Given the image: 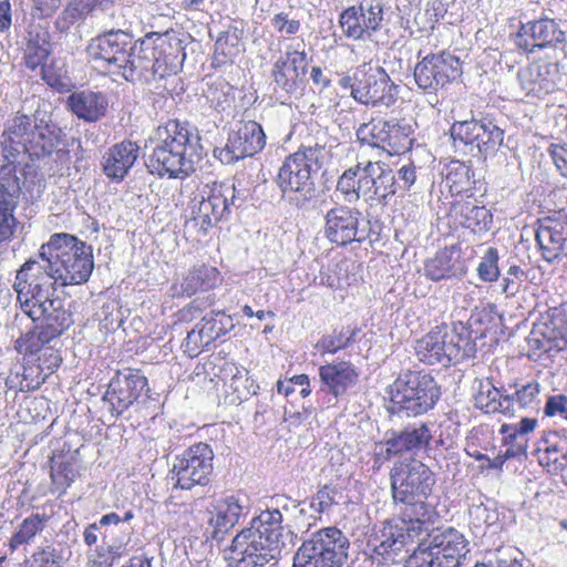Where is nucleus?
Segmentation results:
<instances>
[{"instance_id": "1", "label": "nucleus", "mask_w": 567, "mask_h": 567, "mask_svg": "<svg viewBox=\"0 0 567 567\" xmlns=\"http://www.w3.org/2000/svg\"><path fill=\"white\" fill-rule=\"evenodd\" d=\"M125 56L114 74L131 83L148 84L176 74L185 53L179 39L151 32L136 40Z\"/></svg>"}, {"instance_id": "2", "label": "nucleus", "mask_w": 567, "mask_h": 567, "mask_svg": "<svg viewBox=\"0 0 567 567\" xmlns=\"http://www.w3.org/2000/svg\"><path fill=\"white\" fill-rule=\"evenodd\" d=\"M155 136L156 145L146 161L150 173L181 179L189 176L195 171V157L199 158L197 128L188 122L169 120L157 127Z\"/></svg>"}, {"instance_id": "3", "label": "nucleus", "mask_w": 567, "mask_h": 567, "mask_svg": "<svg viewBox=\"0 0 567 567\" xmlns=\"http://www.w3.org/2000/svg\"><path fill=\"white\" fill-rule=\"evenodd\" d=\"M65 134L52 123L38 118L37 115H17L3 133L2 153L4 161L13 162L19 166V157L28 155L30 159H41L53 152L59 157L68 152L59 148L63 144Z\"/></svg>"}, {"instance_id": "4", "label": "nucleus", "mask_w": 567, "mask_h": 567, "mask_svg": "<svg viewBox=\"0 0 567 567\" xmlns=\"http://www.w3.org/2000/svg\"><path fill=\"white\" fill-rule=\"evenodd\" d=\"M56 280L44 261L27 260L16 274L13 290L21 311L33 322L48 315H72L65 299L55 295Z\"/></svg>"}, {"instance_id": "5", "label": "nucleus", "mask_w": 567, "mask_h": 567, "mask_svg": "<svg viewBox=\"0 0 567 567\" xmlns=\"http://www.w3.org/2000/svg\"><path fill=\"white\" fill-rule=\"evenodd\" d=\"M282 514L267 509L233 538L230 550L238 556L236 567H264L281 554Z\"/></svg>"}, {"instance_id": "6", "label": "nucleus", "mask_w": 567, "mask_h": 567, "mask_svg": "<svg viewBox=\"0 0 567 567\" xmlns=\"http://www.w3.org/2000/svg\"><path fill=\"white\" fill-rule=\"evenodd\" d=\"M330 156L326 145L301 146L282 162L275 182L282 197L297 209H307L316 197L315 176Z\"/></svg>"}, {"instance_id": "7", "label": "nucleus", "mask_w": 567, "mask_h": 567, "mask_svg": "<svg viewBox=\"0 0 567 567\" xmlns=\"http://www.w3.org/2000/svg\"><path fill=\"white\" fill-rule=\"evenodd\" d=\"M39 259L61 286L86 282L94 268L92 247L66 233L52 235L41 246Z\"/></svg>"}, {"instance_id": "8", "label": "nucleus", "mask_w": 567, "mask_h": 567, "mask_svg": "<svg viewBox=\"0 0 567 567\" xmlns=\"http://www.w3.org/2000/svg\"><path fill=\"white\" fill-rule=\"evenodd\" d=\"M386 411L391 415L413 416L432 410L441 398V388L424 370H404L388 388Z\"/></svg>"}, {"instance_id": "9", "label": "nucleus", "mask_w": 567, "mask_h": 567, "mask_svg": "<svg viewBox=\"0 0 567 567\" xmlns=\"http://www.w3.org/2000/svg\"><path fill=\"white\" fill-rule=\"evenodd\" d=\"M337 190L350 204L362 196L365 202L386 205L396 193V179L393 171L382 162H358L339 177Z\"/></svg>"}, {"instance_id": "10", "label": "nucleus", "mask_w": 567, "mask_h": 567, "mask_svg": "<svg viewBox=\"0 0 567 567\" xmlns=\"http://www.w3.org/2000/svg\"><path fill=\"white\" fill-rule=\"evenodd\" d=\"M392 496L395 503L408 506L410 520L423 522L427 516L425 499L432 493L435 475L423 462L412 460L394 464L390 473Z\"/></svg>"}, {"instance_id": "11", "label": "nucleus", "mask_w": 567, "mask_h": 567, "mask_svg": "<svg viewBox=\"0 0 567 567\" xmlns=\"http://www.w3.org/2000/svg\"><path fill=\"white\" fill-rule=\"evenodd\" d=\"M350 540L338 527L321 528L305 539L293 556L292 567H343Z\"/></svg>"}, {"instance_id": "12", "label": "nucleus", "mask_w": 567, "mask_h": 567, "mask_svg": "<svg viewBox=\"0 0 567 567\" xmlns=\"http://www.w3.org/2000/svg\"><path fill=\"white\" fill-rule=\"evenodd\" d=\"M467 346H470L467 328L458 322L451 329L446 324L436 326L416 341L415 352L424 363L446 365L463 360L466 357Z\"/></svg>"}, {"instance_id": "13", "label": "nucleus", "mask_w": 567, "mask_h": 567, "mask_svg": "<svg viewBox=\"0 0 567 567\" xmlns=\"http://www.w3.org/2000/svg\"><path fill=\"white\" fill-rule=\"evenodd\" d=\"M450 134L455 148H468L471 154H481L485 158L493 155L504 141V130L488 117L455 121Z\"/></svg>"}, {"instance_id": "14", "label": "nucleus", "mask_w": 567, "mask_h": 567, "mask_svg": "<svg viewBox=\"0 0 567 567\" xmlns=\"http://www.w3.org/2000/svg\"><path fill=\"white\" fill-rule=\"evenodd\" d=\"M214 452L206 443H197L186 449L174 458L171 480L174 486L189 491L208 484L213 473Z\"/></svg>"}, {"instance_id": "15", "label": "nucleus", "mask_w": 567, "mask_h": 567, "mask_svg": "<svg viewBox=\"0 0 567 567\" xmlns=\"http://www.w3.org/2000/svg\"><path fill=\"white\" fill-rule=\"evenodd\" d=\"M433 440L432 425L417 421L402 430L388 431L384 440L378 443L379 454L389 461L395 456H417L430 450Z\"/></svg>"}, {"instance_id": "16", "label": "nucleus", "mask_w": 567, "mask_h": 567, "mask_svg": "<svg viewBox=\"0 0 567 567\" xmlns=\"http://www.w3.org/2000/svg\"><path fill=\"white\" fill-rule=\"evenodd\" d=\"M265 145L266 135L260 124L240 122L228 133L226 145L214 150V156L223 164H234L259 153Z\"/></svg>"}, {"instance_id": "17", "label": "nucleus", "mask_w": 567, "mask_h": 567, "mask_svg": "<svg viewBox=\"0 0 567 567\" xmlns=\"http://www.w3.org/2000/svg\"><path fill=\"white\" fill-rule=\"evenodd\" d=\"M461 74L460 59L445 51L424 56L414 69V80L417 86L427 91H436L458 79Z\"/></svg>"}, {"instance_id": "18", "label": "nucleus", "mask_w": 567, "mask_h": 567, "mask_svg": "<svg viewBox=\"0 0 567 567\" xmlns=\"http://www.w3.org/2000/svg\"><path fill=\"white\" fill-rule=\"evenodd\" d=\"M361 216L360 210L344 205L329 209L324 216V236L338 246L362 243L369 235V228L361 225Z\"/></svg>"}, {"instance_id": "19", "label": "nucleus", "mask_w": 567, "mask_h": 567, "mask_svg": "<svg viewBox=\"0 0 567 567\" xmlns=\"http://www.w3.org/2000/svg\"><path fill=\"white\" fill-rule=\"evenodd\" d=\"M517 81L526 96L542 97L563 83L561 66L557 62L537 60L519 69Z\"/></svg>"}, {"instance_id": "20", "label": "nucleus", "mask_w": 567, "mask_h": 567, "mask_svg": "<svg viewBox=\"0 0 567 567\" xmlns=\"http://www.w3.org/2000/svg\"><path fill=\"white\" fill-rule=\"evenodd\" d=\"M134 42L131 33L112 29L93 38L87 45V53L92 60L103 62L107 71L114 74L128 50L134 48Z\"/></svg>"}, {"instance_id": "21", "label": "nucleus", "mask_w": 567, "mask_h": 567, "mask_svg": "<svg viewBox=\"0 0 567 567\" xmlns=\"http://www.w3.org/2000/svg\"><path fill=\"white\" fill-rule=\"evenodd\" d=\"M354 100L372 106H391L396 101L398 86L382 68H365L354 90Z\"/></svg>"}, {"instance_id": "22", "label": "nucleus", "mask_w": 567, "mask_h": 567, "mask_svg": "<svg viewBox=\"0 0 567 567\" xmlns=\"http://www.w3.org/2000/svg\"><path fill=\"white\" fill-rule=\"evenodd\" d=\"M146 386L145 375L138 370L125 369L117 371L112 378L103 399L110 403L111 411L118 416L140 398Z\"/></svg>"}, {"instance_id": "23", "label": "nucleus", "mask_w": 567, "mask_h": 567, "mask_svg": "<svg viewBox=\"0 0 567 567\" xmlns=\"http://www.w3.org/2000/svg\"><path fill=\"white\" fill-rule=\"evenodd\" d=\"M526 341L533 350L537 351L565 349L567 347V303L554 309L549 321L534 323Z\"/></svg>"}, {"instance_id": "24", "label": "nucleus", "mask_w": 567, "mask_h": 567, "mask_svg": "<svg viewBox=\"0 0 567 567\" xmlns=\"http://www.w3.org/2000/svg\"><path fill=\"white\" fill-rule=\"evenodd\" d=\"M35 329L21 336L16 342L19 352L34 354L42 351L45 344L62 336L73 324L72 315H48L39 318Z\"/></svg>"}, {"instance_id": "25", "label": "nucleus", "mask_w": 567, "mask_h": 567, "mask_svg": "<svg viewBox=\"0 0 567 567\" xmlns=\"http://www.w3.org/2000/svg\"><path fill=\"white\" fill-rule=\"evenodd\" d=\"M565 41V32L554 19H539L523 24L516 35V45L528 53L553 48Z\"/></svg>"}, {"instance_id": "26", "label": "nucleus", "mask_w": 567, "mask_h": 567, "mask_svg": "<svg viewBox=\"0 0 567 567\" xmlns=\"http://www.w3.org/2000/svg\"><path fill=\"white\" fill-rule=\"evenodd\" d=\"M536 241L548 264L560 259L567 248V216L545 218L536 233Z\"/></svg>"}, {"instance_id": "27", "label": "nucleus", "mask_w": 567, "mask_h": 567, "mask_svg": "<svg viewBox=\"0 0 567 567\" xmlns=\"http://www.w3.org/2000/svg\"><path fill=\"white\" fill-rule=\"evenodd\" d=\"M447 567H458L470 553V543L453 527L430 535L423 540Z\"/></svg>"}, {"instance_id": "28", "label": "nucleus", "mask_w": 567, "mask_h": 567, "mask_svg": "<svg viewBox=\"0 0 567 567\" xmlns=\"http://www.w3.org/2000/svg\"><path fill=\"white\" fill-rule=\"evenodd\" d=\"M243 506L235 496L217 501L209 511L205 535L207 539L220 543L228 532L238 523Z\"/></svg>"}, {"instance_id": "29", "label": "nucleus", "mask_w": 567, "mask_h": 567, "mask_svg": "<svg viewBox=\"0 0 567 567\" xmlns=\"http://www.w3.org/2000/svg\"><path fill=\"white\" fill-rule=\"evenodd\" d=\"M233 328L230 316H227L224 311H212L202 319L198 331L193 329L187 333L185 347L187 351L197 354L200 348L208 347Z\"/></svg>"}, {"instance_id": "30", "label": "nucleus", "mask_w": 567, "mask_h": 567, "mask_svg": "<svg viewBox=\"0 0 567 567\" xmlns=\"http://www.w3.org/2000/svg\"><path fill=\"white\" fill-rule=\"evenodd\" d=\"M140 152L141 147L133 141H122L114 144L103 155L102 168L104 174L113 182H122L136 163Z\"/></svg>"}, {"instance_id": "31", "label": "nucleus", "mask_w": 567, "mask_h": 567, "mask_svg": "<svg viewBox=\"0 0 567 567\" xmlns=\"http://www.w3.org/2000/svg\"><path fill=\"white\" fill-rule=\"evenodd\" d=\"M319 377L322 382L320 391L330 393L333 399H338L357 384L359 374L352 363L340 361L321 365Z\"/></svg>"}, {"instance_id": "32", "label": "nucleus", "mask_w": 567, "mask_h": 567, "mask_svg": "<svg viewBox=\"0 0 567 567\" xmlns=\"http://www.w3.org/2000/svg\"><path fill=\"white\" fill-rule=\"evenodd\" d=\"M23 188L29 192L24 168L18 175V165L6 161L0 168V210L14 212Z\"/></svg>"}, {"instance_id": "33", "label": "nucleus", "mask_w": 567, "mask_h": 567, "mask_svg": "<svg viewBox=\"0 0 567 567\" xmlns=\"http://www.w3.org/2000/svg\"><path fill=\"white\" fill-rule=\"evenodd\" d=\"M193 214L196 225L203 233H206L229 214V202L215 186L206 197L202 196L198 204L194 205Z\"/></svg>"}, {"instance_id": "34", "label": "nucleus", "mask_w": 567, "mask_h": 567, "mask_svg": "<svg viewBox=\"0 0 567 567\" xmlns=\"http://www.w3.org/2000/svg\"><path fill=\"white\" fill-rule=\"evenodd\" d=\"M424 275L432 281L461 278L465 275V266L454 247L444 248L425 261Z\"/></svg>"}, {"instance_id": "35", "label": "nucleus", "mask_w": 567, "mask_h": 567, "mask_svg": "<svg viewBox=\"0 0 567 567\" xmlns=\"http://www.w3.org/2000/svg\"><path fill=\"white\" fill-rule=\"evenodd\" d=\"M219 280L216 268L199 266L193 268L181 282L171 287L173 297H192L199 290L206 291L214 288Z\"/></svg>"}, {"instance_id": "36", "label": "nucleus", "mask_w": 567, "mask_h": 567, "mask_svg": "<svg viewBox=\"0 0 567 567\" xmlns=\"http://www.w3.org/2000/svg\"><path fill=\"white\" fill-rule=\"evenodd\" d=\"M451 214L463 227L474 234L486 233L491 229L493 216L484 206H477L472 202H457L452 206Z\"/></svg>"}, {"instance_id": "37", "label": "nucleus", "mask_w": 567, "mask_h": 567, "mask_svg": "<svg viewBox=\"0 0 567 567\" xmlns=\"http://www.w3.org/2000/svg\"><path fill=\"white\" fill-rule=\"evenodd\" d=\"M69 106L79 118L95 122L105 115L107 100L100 92L82 91L69 96Z\"/></svg>"}, {"instance_id": "38", "label": "nucleus", "mask_w": 567, "mask_h": 567, "mask_svg": "<svg viewBox=\"0 0 567 567\" xmlns=\"http://www.w3.org/2000/svg\"><path fill=\"white\" fill-rule=\"evenodd\" d=\"M51 53V43L49 32L41 25H30L27 32V43L24 49V64L28 69L34 71L44 64Z\"/></svg>"}, {"instance_id": "39", "label": "nucleus", "mask_w": 567, "mask_h": 567, "mask_svg": "<svg viewBox=\"0 0 567 567\" xmlns=\"http://www.w3.org/2000/svg\"><path fill=\"white\" fill-rule=\"evenodd\" d=\"M406 544V535L403 529L388 525L380 529L369 540V546L384 560L394 561Z\"/></svg>"}, {"instance_id": "40", "label": "nucleus", "mask_w": 567, "mask_h": 567, "mask_svg": "<svg viewBox=\"0 0 567 567\" xmlns=\"http://www.w3.org/2000/svg\"><path fill=\"white\" fill-rule=\"evenodd\" d=\"M385 136L382 150L390 155H401L411 150L413 144V127L404 120H385Z\"/></svg>"}, {"instance_id": "41", "label": "nucleus", "mask_w": 567, "mask_h": 567, "mask_svg": "<svg viewBox=\"0 0 567 567\" xmlns=\"http://www.w3.org/2000/svg\"><path fill=\"white\" fill-rule=\"evenodd\" d=\"M243 51L241 30L229 25L220 32L215 42V60L218 63L231 62Z\"/></svg>"}, {"instance_id": "42", "label": "nucleus", "mask_w": 567, "mask_h": 567, "mask_svg": "<svg viewBox=\"0 0 567 567\" xmlns=\"http://www.w3.org/2000/svg\"><path fill=\"white\" fill-rule=\"evenodd\" d=\"M362 10L359 6H352L341 12L339 23L348 38L362 40L365 35L369 37L368 29L364 27L365 22Z\"/></svg>"}, {"instance_id": "43", "label": "nucleus", "mask_w": 567, "mask_h": 567, "mask_svg": "<svg viewBox=\"0 0 567 567\" xmlns=\"http://www.w3.org/2000/svg\"><path fill=\"white\" fill-rule=\"evenodd\" d=\"M501 391L489 379L476 380L474 404L485 413H497Z\"/></svg>"}, {"instance_id": "44", "label": "nucleus", "mask_w": 567, "mask_h": 567, "mask_svg": "<svg viewBox=\"0 0 567 567\" xmlns=\"http://www.w3.org/2000/svg\"><path fill=\"white\" fill-rule=\"evenodd\" d=\"M48 517L45 515L32 514L20 524L19 529L11 536L9 546L16 550L19 546L29 543L38 533L43 530Z\"/></svg>"}, {"instance_id": "45", "label": "nucleus", "mask_w": 567, "mask_h": 567, "mask_svg": "<svg viewBox=\"0 0 567 567\" xmlns=\"http://www.w3.org/2000/svg\"><path fill=\"white\" fill-rule=\"evenodd\" d=\"M229 370L233 373L229 388L236 394L237 400L243 402L257 394L259 385L256 380L248 374V371L236 365H231Z\"/></svg>"}, {"instance_id": "46", "label": "nucleus", "mask_w": 567, "mask_h": 567, "mask_svg": "<svg viewBox=\"0 0 567 567\" xmlns=\"http://www.w3.org/2000/svg\"><path fill=\"white\" fill-rule=\"evenodd\" d=\"M472 177L473 171L470 165L464 162L453 161L450 164L445 179L451 192L460 194L471 188Z\"/></svg>"}, {"instance_id": "47", "label": "nucleus", "mask_w": 567, "mask_h": 567, "mask_svg": "<svg viewBox=\"0 0 567 567\" xmlns=\"http://www.w3.org/2000/svg\"><path fill=\"white\" fill-rule=\"evenodd\" d=\"M355 331L347 328L340 331L334 330L331 334L323 336L316 344L322 353H336L347 348L353 340Z\"/></svg>"}, {"instance_id": "48", "label": "nucleus", "mask_w": 567, "mask_h": 567, "mask_svg": "<svg viewBox=\"0 0 567 567\" xmlns=\"http://www.w3.org/2000/svg\"><path fill=\"white\" fill-rule=\"evenodd\" d=\"M76 471L71 460H52L50 477L52 483L64 492L75 480Z\"/></svg>"}, {"instance_id": "49", "label": "nucleus", "mask_w": 567, "mask_h": 567, "mask_svg": "<svg viewBox=\"0 0 567 567\" xmlns=\"http://www.w3.org/2000/svg\"><path fill=\"white\" fill-rule=\"evenodd\" d=\"M385 120L361 124L357 130L360 142L382 148L385 136Z\"/></svg>"}, {"instance_id": "50", "label": "nucleus", "mask_w": 567, "mask_h": 567, "mask_svg": "<svg viewBox=\"0 0 567 567\" xmlns=\"http://www.w3.org/2000/svg\"><path fill=\"white\" fill-rule=\"evenodd\" d=\"M404 567H447L440 558L433 553L429 546L422 542L414 549V551L405 560Z\"/></svg>"}, {"instance_id": "51", "label": "nucleus", "mask_w": 567, "mask_h": 567, "mask_svg": "<svg viewBox=\"0 0 567 567\" xmlns=\"http://www.w3.org/2000/svg\"><path fill=\"white\" fill-rule=\"evenodd\" d=\"M498 250L488 247L477 266V276L484 282L496 281L499 277Z\"/></svg>"}, {"instance_id": "52", "label": "nucleus", "mask_w": 567, "mask_h": 567, "mask_svg": "<svg viewBox=\"0 0 567 567\" xmlns=\"http://www.w3.org/2000/svg\"><path fill=\"white\" fill-rule=\"evenodd\" d=\"M279 60L285 61L286 66L290 65L295 78L303 76L307 73L308 59L302 42L296 45H289L285 55H281Z\"/></svg>"}, {"instance_id": "53", "label": "nucleus", "mask_w": 567, "mask_h": 567, "mask_svg": "<svg viewBox=\"0 0 567 567\" xmlns=\"http://www.w3.org/2000/svg\"><path fill=\"white\" fill-rule=\"evenodd\" d=\"M523 558V553L516 547H499L491 558V567H524Z\"/></svg>"}, {"instance_id": "54", "label": "nucleus", "mask_w": 567, "mask_h": 567, "mask_svg": "<svg viewBox=\"0 0 567 567\" xmlns=\"http://www.w3.org/2000/svg\"><path fill=\"white\" fill-rule=\"evenodd\" d=\"M525 278V272L519 266H511L501 280L502 293L505 295L506 298L516 296L519 292Z\"/></svg>"}, {"instance_id": "55", "label": "nucleus", "mask_w": 567, "mask_h": 567, "mask_svg": "<svg viewBox=\"0 0 567 567\" xmlns=\"http://www.w3.org/2000/svg\"><path fill=\"white\" fill-rule=\"evenodd\" d=\"M362 8L364 14V27L368 29L369 37L372 32L380 29L381 22L383 21V7L381 2L377 0L364 1L359 6Z\"/></svg>"}, {"instance_id": "56", "label": "nucleus", "mask_w": 567, "mask_h": 567, "mask_svg": "<svg viewBox=\"0 0 567 567\" xmlns=\"http://www.w3.org/2000/svg\"><path fill=\"white\" fill-rule=\"evenodd\" d=\"M338 489L330 485L322 486L310 499V508L318 515L328 512L336 504Z\"/></svg>"}, {"instance_id": "57", "label": "nucleus", "mask_w": 567, "mask_h": 567, "mask_svg": "<svg viewBox=\"0 0 567 567\" xmlns=\"http://www.w3.org/2000/svg\"><path fill=\"white\" fill-rule=\"evenodd\" d=\"M536 425V419L523 417L517 424H503L501 433L508 434L512 439H526V434L533 432Z\"/></svg>"}, {"instance_id": "58", "label": "nucleus", "mask_w": 567, "mask_h": 567, "mask_svg": "<svg viewBox=\"0 0 567 567\" xmlns=\"http://www.w3.org/2000/svg\"><path fill=\"white\" fill-rule=\"evenodd\" d=\"M272 28L280 34L293 35L299 32L301 23L299 20L290 19L288 13L279 12L271 18Z\"/></svg>"}, {"instance_id": "59", "label": "nucleus", "mask_w": 567, "mask_h": 567, "mask_svg": "<svg viewBox=\"0 0 567 567\" xmlns=\"http://www.w3.org/2000/svg\"><path fill=\"white\" fill-rule=\"evenodd\" d=\"M21 390H35L45 382L48 373H43L38 365L25 367L22 373Z\"/></svg>"}, {"instance_id": "60", "label": "nucleus", "mask_w": 567, "mask_h": 567, "mask_svg": "<svg viewBox=\"0 0 567 567\" xmlns=\"http://www.w3.org/2000/svg\"><path fill=\"white\" fill-rule=\"evenodd\" d=\"M61 362L62 358L59 351L48 347L42 350L38 367L43 373H48L49 377L60 367Z\"/></svg>"}, {"instance_id": "61", "label": "nucleus", "mask_w": 567, "mask_h": 567, "mask_svg": "<svg viewBox=\"0 0 567 567\" xmlns=\"http://www.w3.org/2000/svg\"><path fill=\"white\" fill-rule=\"evenodd\" d=\"M285 61L278 59L272 68V76L277 86L286 93H291L296 90V83L293 79L287 75Z\"/></svg>"}, {"instance_id": "62", "label": "nucleus", "mask_w": 567, "mask_h": 567, "mask_svg": "<svg viewBox=\"0 0 567 567\" xmlns=\"http://www.w3.org/2000/svg\"><path fill=\"white\" fill-rule=\"evenodd\" d=\"M539 394V384L538 382H528L527 384L523 385L520 389L516 390L515 395V402L520 408H527L532 405V403L536 400L537 395Z\"/></svg>"}, {"instance_id": "63", "label": "nucleus", "mask_w": 567, "mask_h": 567, "mask_svg": "<svg viewBox=\"0 0 567 567\" xmlns=\"http://www.w3.org/2000/svg\"><path fill=\"white\" fill-rule=\"evenodd\" d=\"M32 558L38 567H61L60 566V556L56 553V549L52 546L43 547L37 550Z\"/></svg>"}, {"instance_id": "64", "label": "nucleus", "mask_w": 567, "mask_h": 567, "mask_svg": "<svg viewBox=\"0 0 567 567\" xmlns=\"http://www.w3.org/2000/svg\"><path fill=\"white\" fill-rule=\"evenodd\" d=\"M567 411V395L565 394H556L550 395L545 404L544 413L546 416L553 417L556 415L565 416V412Z\"/></svg>"}]
</instances>
